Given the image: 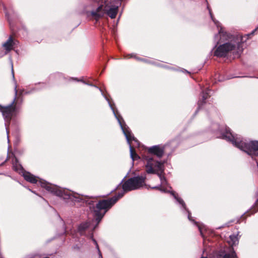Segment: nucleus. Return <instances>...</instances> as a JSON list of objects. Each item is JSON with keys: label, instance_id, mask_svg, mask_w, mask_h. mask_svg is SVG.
<instances>
[{"label": "nucleus", "instance_id": "f257e3e1", "mask_svg": "<svg viewBox=\"0 0 258 258\" xmlns=\"http://www.w3.org/2000/svg\"><path fill=\"white\" fill-rule=\"evenodd\" d=\"M145 177L136 176L129 178L122 185L123 192L118 194L108 200L100 201L93 208L95 219L99 223L106 212L120 198L122 197L125 191L135 190L143 187L145 185Z\"/></svg>", "mask_w": 258, "mask_h": 258}, {"label": "nucleus", "instance_id": "f03ea898", "mask_svg": "<svg viewBox=\"0 0 258 258\" xmlns=\"http://www.w3.org/2000/svg\"><path fill=\"white\" fill-rule=\"evenodd\" d=\"M243 42L241 36H237L236 40L220 45L214 52V55L218 57H225L229 54H232L238 57L242 51V43Z\"/></svg>", "mask_w": 258, "mask_h": 258}, {"label": "nucleus", "instance_id": "7ed1b4c3", "mask_svg": "<svg viewBox=\"0 0 258 258\" xmlns=\"http://www.w3.org/2000/svg\"><path fill=\"white\" fill-rule=\"evenodd\" d=\"M223 138L231 142L236 147L251 156L254 154L255 151H258V141H251L248 143L246 140H241L237 135H233L229 129L223 135Z\"/></svg>", "mask_w": 258, "mask_h": 258}, {"label": "nucleus", "instance_id": "20e7f679", "mask_svg": "<svg viewBox=\"0 0 258 258\" xmlns=\"http://www.w3.org/2000/svg\"><path fill=\"white\" fill-rule=\"evenodd\" d=\"M147 163L146 164V171L148 174H156L160 178L161 184L160 186H155L153 188H157L161 191L166 192V190L164 188V186L167 184V181L162 175L164 171L163 163L156 161L153 157L148 156L146 159Z\"/></svg>", "mask_w": 258, "mask_h": 258}, {"label": "nucleus", "instance_id": "39448f33", "mask_svg": "<svg viewBox=\"0 0 258 258\" xmlns=\"http://www.w3.org/2000/svg\"><path fill=\"white\" fill-rule=\"evenodd\" d=\"M99 5V7L95 11L91 12V15L95 19L97 20L105 14H107L111 19L115 18L118 12V7L112 6L108 0L102 1Z\"/></svg>", "mask_w": 258, "mask_h": 258}, {"label": "nucleus", "instance_id": "423d86ee", "mask_svg": "<svg viewBox=\"0 0 258 258\" xmlns=\"http://www.w3.org/2000/svg\"><path fill=\"white\" fill-rule=\"evenodd\" d=\"M113 110V113L117 119L118 123H119L120 127L122 130L123 134H124L127 143L130 146V154L133 160L137 159L139 158L138 155L136 153L134 149V147H139V141L134 137V135L132 134L130 128L125 125L123 124L122 122L119 118V117H117L116 116V114L115 113L114 110L112 108Z\"/></svg>", "mask_w": 258, "mask_h": 258}, {"label": "nucleus", "instance_id": "0eeeda50", "mask_svg": "<svg viewBox=\"0 0 258 258\" xmlns=\"http://www.w3.org/2000/svg\"><path fill=\"white\" fill-rule=\"evenodd\" d=\"M15 97L11 105L6 107H0V110L2 112L3 116L6 120V121L8 122V123H9L12 117L14 112L15 111V107L14 106V104L15 102L16 96L18 92L17 90V86H15Z\"/></svg>", "mask_w": 258, "mask_h": 258}, {"label": "nucleus", "instance_id": "6e6552de", "mask_svg": "<svg viewBox=\"0 0 258 258\" xmlns=\"http://www.w3.org/2000/svg\"><path fill=\"white\" fill-rule=\"evenodd\" d=\"M39 183L40 184L41 187L45 188L48 191L56 195L57 196L65 198V197H63L64 195H66L64 191L59 189L57 186L42 180H39Z\"/></svg>", "mask_w": 258, "mask_h": 258}, {"label": "nucleus", "instance_id": "1a4fd4ad", "mask_svg": "<svg viewBox=\"0 0 258 258\" xmlns=\"http://www.w3.org/2000/svg\"><path fill=\"white\" fill-rule=\"evenodd\" d=\"M148 152L152 154L156 155L158 157H161L164 153V150L160 146H154L148 149Z\"/></svg>", "mask_w": 258, "mask_h": 258}, {"label": "nucleus", "instance_id": "9d476101", "mask_svg": "<svg viewBox=\"0 0 258 258\" xmlns=\"http://www.w3.org/2000/svg\"><path fill=\"white\" fill-rule=\"evenodd\" d=\"M218 255L222 258H238L236 253L233 250L232 247H230V252L224 254L223 252H220Z\"/></svg>", "mask_w": 258, "mask_h": 258}, {"label": "nucleus", "instance_id": "9b49d317", "mask_svg": "<svg viewBox=\"0 0 258 258\" xmlns=\"http://www.w3.org/2000/svg\"><path fill=\"white\" fill-rule=\"evenodd\" d=\"M23 176L26 180L31 183H35L38 181L36 177L29 172H24L23 173Z\"/></svg>", "mask_w": 258, "mask_h": 258}, {"label": "nucleus", "instance_id": "f8f14e48", "mask_svg": "<svg viewBox=\"0 0 258 258\" xmlns=\"http://www.w3.org/2000/svg\"><path fill=\"white\" fill-rule=\"evenodd\" d=\"M14 44L15 42L13 40L12 37L10 36L9 39L3 45L7 51H9L13 49Z\"/></svg>", "mask_w": 258, "mask_h": 258}, {"label": "nucleus", "instance_id": "ddd939ff", "mask_svg": "<svg viewBox=\"0 0 258 258\" xmlns=\"http://www.w3.org/2000/svg\"><path fill=\"white\" fill-rule=\"evenodd\" d=\"M89 226H90L89 222H86L85 223H83L79 225V226L78 227V230H79V232L82 234L83 233V232L85 229L88 228Z\"/></svg>", "mask_w": 258, "mask_h": 258}, {"label": "nucleus", "instance_id": "4468645a", "mask_svg": "<svg viewBox=\"0 0 258 258\" xmlns=\"http://www.w3.org/2000/svg\"><path fill=\"white\" fill-rule=\"evenodd\" d=\"M171 194L173 195V196L174 197V198L177 200V201L182 205V206L185 208V204L184 203L183 201L180 198L178 197V196L173 192H171Z\"/></svg>", "mask_w": 258, "mask_h": 258}, {"label": "nucleus", "instance_id": "2eb2a0df", "mask_svg": "<svg viewBox=\"0 0 258 258\" xmlns=\"http://www.w3.org/2000/svg\"><path fill=\"white\" fill-rule=\"evenodd\" d=\"M209 13H210L211 18L212 19L213 21L214 22V23H215V24L217 26V27L218 28L220 27V23L218 21H217V20H216L215 19H214L213 16L212 14V12H211V10L209 9Z\"/></svg>", "mask_w": 258, "mask_h": 258}, {"label": "nucleus", "instance_id": "dca6fc26", "mask_svg": "<svg viewBox=\"0 0 258 258\" xmlns=\"http://www.w3.org/2000/svg\"><path fill=\"white\" fill-rule=\"evenodd\" d=\"M92 240L93 241L94 244L96 245V248L98 250V253H99V258H102V254H101V251L99 249V246L97 243V241L92 238Z\"/></svg>", "mask_w": 258, "mask_h": 258}, {"label": "nucleus", "instance_id": "f3484780", "mask_svg": "<svg viewBox=\"0 0 258 258\" xmlns=\"http://www.w3.org/2000/svg\"><path fill=\"white\" fill-rule=\"evenodd\" d=\"M230 238L232 241H233L232 245H236L238 243V239L235 236H230Z\"/></svg>", "mask_w": 258, "mask_h": 258}, {"label": "nucleus", "instance_id": "a211bd4d", "mask_svg": "<svg viewBox=\"0 0 258 258\" xmlns=\"http://www.w3.org/2000/svg\"><path fill=\"white\" fill-rule=\"evenodd\" d=\"M219 33L221 38L224 37L227 35V33L223 30L222 28H220V29L219 30Z\"/></svg>", "mask_w": 258, "mask_h": 258}, {"label": "nucleus", "instance_id": "6ab92c4d", "mask_svg": "<svg viewBox=\"0 0 258 258\" xmlns=\"http://www.w3.org/2000/svg\"><path fill=\"white\" fill-rule=\"evenodd\" d=\"M209 91V90H207L205 92H203L202 98H203V100H205L209 97V93L208 92Z\"/></svg>", "mask_w": 258, "mask_h": 258}, {"label": "nucleus", "instance_id": "aec40b11", "mask_svg": "<svg viewBox=\"0 0 258 258\" xmlns=\"http://www.w3.org/2000/svg\"><path fill=\"white\" fill-rule=\"evenodd\" d=\"M13 167H14V168H15V169L16 170H19L21 168V165H18L17 166H15V165H14Z\"/></svg>", "mask_w": 258, "mask_h": 258}, {"label": "nucleus", "instance_id": "412c9836", "mask_svg": "<svg viewBox=\"0 0 258 258\" xmlns=\"http://www.w3.org/2000/svg\"><path fill=\"white\" fill-rule=\"evenodd\" d=\"M188 219L190 221H194V220L192 219V218L191 217L190 213H189V211H188Z\"/></svg>", "mask_w": 258, "mask_h": 258}, {"label": "nucleus", "instance_id": "4be33fe9", "mask_svg": "<svg viewBox=\"0 0 258 258\" xmlns=\"http://www.w3.org/2000/svg\"><path fill=\"white\" fill-rule=\"evenodd\" d=\"M12 73L13 77L14 79V69H13V65L12 63Z\"/></svg>", "mask_w": 258, "mask_h": 258}, {"label": "nucleus", "instance_id": "5701e85b", "mask_svg": "<svg viewBox=\"0 0 258 258\" xmlns=\"http://www.w3.org/2000/svg\"><path fill=\"white\" fill-rule=\"evenodd\" d=\"M66 195L68 196V198L69 199H72V196L70 194V193H68V191L67 192V194H66Z\"/></svg>", "mask_w": 258, "mask_h": 258}, {"label": "nucleus", "instance_id": "b1692460", "mask_svg": "<svg viewBox=\"0 0 258 258\" xmlns=\"http://www.w3.org/2000/svg\"><path fill=\"white\" fill-rule=\"evenodd\" d=\"M198 227H199V230H200V232H201V235L203 236V232H202V228H201V226H198Z\"/></svg>", "mask_w": 258, "mask_h": 258}, {"label": "nucleus", "instance_id": "393cba45", "mask_svg": "<svg viewBox=\"0 0 258 258\" xmlns=\"http://www.w3.org/2000/svg\"><path fill=\"white\" fill-rule=\"evenodd\" d=\"M116 116H117V117H119V118H120V120H121H121H123L122 118L120 115L117 116V115H116ZM122 122H124V120H122Z\"/></svg>", "mask_w": 258, "mask_h": 258}, {"label": "nucleus", "instance_id": "a878e982", "mask_svg": "<svg viewBox=\"0 0 258 258\" xmlns=\"http://www.w3.org/2000/svg\"><path fill=\"white\" fill-rule=\"evenodd\" d=\"M254 31H253V32H252V33H251V34H249V35H250L254 33Z\"/></svg>", "mask_w": 258, "mask_h": 258}, {"label": "nucleus", "instance_id": "bb28decb", "mask_svg": "<svg viewBox=\"0 0 258 258\" xmlns=\"http://www.w3.org/2000/svg\"><path fill=\"white\" fill-rule=\"evenodd\" d=\"M6 130H7V134H8V130L7 127H6Z\"/></svg>", "mask_w": 258, "mask_h": 258}, {"label": "nucleus", "instance_id": "cd10ccee", "mask_svg": "<svg viewBox=\"0 0 258 258\" xmlns=\"http://www.w3.org/2000/svg\"><path fill=\"white\" fill-rule=\"evenodd\" d=\"M201 258H208V257H204V256H203V257H202Z\"/></svg>", "mask_w": 258, "mask_h": 258}]
</instances>
